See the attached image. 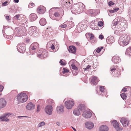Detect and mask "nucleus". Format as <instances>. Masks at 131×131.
Here are the masks:
<instances>
[{"label":"nucleus","instance_id":"34","mask_svg":"<svg viewBox=\"0 0 131 131\" xmlns=\"http://www.w3.org/2000/svg\"><path fill=\"white\" fill-rule=\"evenodd\" d=\"M121 96L123 99H126L127 97L126 94L124 93H122L121 94Z\"/></svg>","mask_w":131,"mask_h":131},{"label":"nucleus","instance_id":"12","mask_svg":"<svg viewBox=\"0 0 131 131\" xmlns=\"http://www.w3.org/2000/svg\"><path fill=\"white\" fill-rule=\"evenodd\" d=\"M47 52L46 51H44L42 52V53L38 52L37 53V56L40 58H42L43 57L45 58L46 57L47 55Z\"/></svg>","mask_w":131,"mask_h":131},{"label":"nucleus","instance_id":"63","mask_svg":"<svg viewBox=\"0 0 131 131\" xmlns=\"http://www.w3.org/2000/svg\"><path fill=\"white\" fill-rule=\"evenodd\" d=\"M72 128H73V129L74 131H76V129L74 128L73 127H72Z\"/></svg>","mask_w":131,"mask_h":131},{"label":"nucleus","instance_id":"27","mask_svg":"<svg viewBox=\"0 0 131 131\" xmlns=\"http://www.w3.org/2000/svg\"><path fill=\"white\" fill-rule=\"evenodd\" d=\"M111 71H112V74L115 76H117V71L115 68H111Z\"/></svg>","mask_w":131,"mask_h":131},{"label":"nucleus","instance_id":"37","mask_svg":"<svg viewBox=\"0 0 131 131\" xmlns=\"http://www.w3.org/2000/svg\"><path fill=\"white\" fill-rule=\"evenodd\" d=\"M54 15L55 17H59L60 16L59 13L57 12H54Z\"/></svg>","mask_w":131,"mask_h":131},{"label":"nucleus","instance_id":"60","mask_svg":"<svg viewBox=\"0 0 131 131\" xmlns=\"http://www.w3.org/2000/svg\"><path fill=\"white\" fill-rule=\"evenodd\" d=\"M57 124L58 126H59L60 125V123L59 122H57Z\"/></svg>","mask_w":131,"mask_h":131},{"label":"nucleus","instance_id":"18","mask_svg":"<svg viewBox=\"0 0 131 131\" xmlns=\"http://www.w3.org/2000/svg\"><path fill=\"white\" fill-rule=\"evenodd\" d=\"M108 128L106 125H103L101 126L99 128V131H108Z\"/></svg>","mask_w":131,"mask_h":131},{"label":"nucleus","instance_id":"21","mask_svg":"<svg viewBox=\"0 0 131 131\" xmlns=\"http://www.w3.org/2000/svg\"><path fill=\"white\" fill-rule=\"evenodd\" d=\"M76 48L74 46H70L69 47L68 50L71 53H74L76 52Z\"/></svg>","mask_w":131,"mask_h":131},{"label":"nucleus","instance_id":"32","mask_svg":"<svg viewBox=\"0 0 131 131\" xmlns=\"http://www.w3.org/2000/svg\"><path fill=\"white\" fill-rule=\"evenodd\" d=\"M19 18H20V15L19 14H18L17 15H16L15 16H14L13 18V20H19L20 19Z\"/></svg>","mask_w":131,"mask_h":131},{"label":"nucleus","instance_id":"6","mask_svg":"<svg viewBox=\"0 0 131 131\" xmlns=\"http://www.w3.org/2000/svg\"><path fill=\"white\" fill-rule=\"evenodd\" d=\"M74 104V102L72 101H68L65 102V106L67 109H70L72 108Z\"/></svg>","mask_w":131,"mask_h":131},{"label":"nucleus","instance_id":"11","mask_svg":"<svg viewBox=\"0 0 131 131\" xmlns=\"http://www.w3.org/2000/svg\"><path fill=\"white\" fill-rule=\"evenodd\" d=\"M112 60L114 63H117L121 62V59L118 56L115 55L112 58Z\"/></svg>","mask_w":131,"mask_h":131},{"label":"nucleus","instance_id":"54","mask_svg":"<svg viewBox=\"0 0 131 131\" xmlns=\"http://www.w3.org/2000/svg\"><path fill=\"white\" fill-rule=\"evenodd\" d=\"M118 21H115V22H114L113 23V25L114 26H116V25L117 24H118Z\"/></svg>","mask_w":131,"mask_h":131},{"label":"nucleus","instance_id":"43","mask_svg":"<svg viewBox=\"0 0 131 131\" xmlns=\"http://www.w3.org/2000/svg\"><path fill=\"white\" fill-rule=\"evenodd\" d=\"M100 90L101 92H103L104 90V86H101L100 88Z\"/></svg>","mask_w":131,"mask_h":131},{"label":"nucleus","instance_id":"10","mask_svg":"<svg viewBox=\"0 0 131 131\" xmlns=\"http://www.w3.org/2000/svg\"><path fill=\"white\" fill-rule=\"evenodd\" d=\"M29 32L31 35H33L36 34L37 32V28L35 26H32L29 28Z\"/></svg>","mask_w":131,"mask_h":131},{"label":"nucleus","instance_id":"50","mask_svg":"<svg viewBox=\"0 0 131 131\" xmlns=\"http://www.w3.org/2000/svg\"><path fill=\"white\" fill-rule=\"evenodd\" d=\"M114 3H113L112 1H110L108 2V4L109 6H111L113 5Z\"/></svg>","mask_w":131,"mask_h":131},{"label":"nucleus","instance_id":"56","mask_svg":"<svg viewBox=\"0 0 131 131\" xmlns=\"http://www.w3.org/2000/svg\"><path fill=\"white\" fill-rule=\"evenodd\" d=\"M51 49H54L55 48V47L53 45V44L51 46Z\"/></svg>","mask_w":131,"mask_h":131},{"label":"nucleus","instance_id":"64","mask_svg":"<svg viewBox=\"0 0 131 131\" xmlns=\"http://www.w3.org/2000/svg\"><path fill=\"white\" fill-rule=\"evenodd\" d=\"M130 52H131V50H129V53H130Z\"/></svg>","mask_w":131,"mask_h":131},{"label":"nucleus","instance_id":"24","mask_svg":"<svg viewBox=\"0 0 131 131\" xmlns=\"http://www.w3.org/2000/svg\"><path fill=\"white\" fill-rule=\"evenodd\" d=\"M31 46L32 47V50H35L39 47V45L37 42H35L31 45Z\"/></svg>","mask_w":131,"mask_h":131},{"label":"nucleus","instance_id":"48","mask_svg":"<svg viewBox=\"0 0 131 131\" xmlns=\"http://www.w3.org/2000/svg\"><path fill=\"white\" fill-rule=\"evenodd\" d=\"M67 26V25L65 24L60 26L59 27H61L62 28H64L66 27Z\"/></svg>","mask_w":131,"mask_h":131},{"label":"nucleus","instance_id":"40","mask_svg":"<svg viewBox=\"0 0 131 131\" xmlns=\"http://www.w3.org/2000/svg\"><path fill=\"white\" fill-rule=\"evenodd\" d=\"M5 18L8 22H9V21L11 20V18L9 17V16H6Z\"/></svg>","mask_w":131,"mask_h":131},{"label":"nucleus","instance_id":"45","mask_svg":"<svg viewBox=\"0 0 131 131\" xmlns=\"http://www.w3.org/2000/svg\"><path fill=\"white\" fill-rule=\"evenodd\" d=\"M34 5V4L33 3H32L29 4L28 5V7L29 8H32V7Z\"/></svg>","mask_w":131,"mask_h":131},{"label":"nucleus","instance_id":"44","mask_svg":"<svg viewBox=\"0 0 131 131\" xmlns=\"http://www.w3.org/2000/svg\"><path fill=\"white\" fill-rule=\"evenodd\" d=\"M63 70H64L63 71V73H65L67 72H68L69 71L68 70L65 68H63Z\"/></svg>","mask_w":131,"mask_h":131},{"label":"nucleus","instance_id":"25","mask_svg":"<svg viewBox=\"0 0 131 131\" xmlns=\"http://www.w3.org/2000/svg\"><path fill=\"white\" fill-rule=\"evenodd\" d=\"M81 111L78 108H75L73 111L74 114L76 115H79L80 114Z\"/></svg>","mask_w":131,"mask_h":131},{"label":"nucleus","instance_id":"2","mask_svg":"<svg viewBox=\"0 0 131 131\" xmlns=\"http://www.w3.org/2000/svg\"><path fill=\"white\" fill-rule=\"evenodd\" d=\"M28 99L26 94L23 92L18 94L17 100L19 102L23 103L26 101Z\"/></svg>","mask_w":131,"mask_h":131},{"label":"nucleus","instance_id":"59","mask_svg":"<svg viewBox=\"0 0 131 131\" xmlns=\"http://www.w3.org/2000/svg\"><path fill=\"white\" fill-rule=\"evenodd\" d=\"M18 118H21L22 117H26V116H18Z\"/></svg>","mask_w":131,"mask_h":131},{"label":"nucleus","instance_id":"13","mask_svg":"<svg viewBox=\"0 0 131 131\" xmlns=\"http://www.w3.org/2000/svg\"><path fill=\"white\" fill-rule=\"evenodd\" d=\"M64 106L63 105H60L57 106L56 108L57 113L59 114H60L64 111Z\"/></svg>","mask_w":131,"mask_h":131},{"label":"nucleus","instance_id":"31","mask_svg":"<svg viewBox=\"0 0 131 131\" xmlns=\"http://www.w3.org/2000/svg\"><path fill=\"white\" fill-rule=\"evenodd\" d=\"M87 35H88L89 36V38L90 39H92L94 38V36L92 34H91L89 33H86L85 35L86 36Z\"/></svg>","mask_w":131,"mask_h":131},{"label":"nucleus","instance_id":"46","mask_svg":"<svg viewBox=\"0 0 131 131\" xmlns=\"http://www.w3.org/2000/svg\"><path fill=\"white\" fill-rule=\"evenodd\" d=\"M40 105H38L37 106V110H36L37 112H38L39 111L40 109Z\"/></svg>","mask_w":131,"mask_h":131},{"label":"nucleus","instance_id":"22","mask_svg":"<svg viewBox=\"0 0 131 131\" xmlns=\"http://www.w3.org/2000/svg\"><path fill=\"white\" fill-rule=\"evenodd\" d=\"M91 81L92 83L94 85L97 84L99 80L97 79V78L96 77H94L92 78Z\"/></svg>","mask_w":131,"mask_h":131},{"label":"nucleus","instance_id":"9","mask_svg":"<svg viewBox=\"0 0 131 131\" xmlns=\"http://www.w3.org/2000/svg\"><path fill=\"white\" fill-rule=\"evenodd\" d=\"M120 121L124 126H127L129 125V121L127 118L123 117L121 119Z\"/></svg>","mask_w":131,"mask_h":131},{"label":"nucleus","instance_id":"49","mask_svg":"<svg viewBox=\"0 0 131 131\" xmlns=\"http://www.w3.org/2000/svg\"><path fill=\"white\" fill-rule=\"evenodd\" d=\"M4 89L3 86L1 85H0V92H2Z\"/></svg>","mask_w":131,"mask_h":131},{"label":"nucleus","instance_id":"51","mask_svg":"<svg viewBox=\"0 0 131 131\" xmlns=\"http://www.w3.org/2000/svg\"><path fill=\"white\" fill-rule=\"evenodd\" d=\"M122 91L123 92H125L127 91V89L126 88H124L122 89Z\"/></svg>","mask_w":131,"mask_h":131},{"label":"nucleus","instance_id":"19","mask_svg":"<svg viewBox=\"0 0 131 131\" xmlns=\"http://www.w3.org/2000/svg\"><path fill=\"white\" fill-rule=\"evenodd\" d=\"M86 127L88 129H92L94 126L93 124L90 122H87L85 124Z\"/></svg>","mask_w":131,"mask_h":131},{"label":"nucleus","instance_id":"20","mask_svg":"<svg viewBox=\"0 0 131 131\" xmlns=\"http://www.w3.org/2000/svg\"><path fill=\"white\" fill-rule=\"evenodd\" d=\"M107 42L108 44H112L114 41V39L113 37H108L106 39Z\"/></svg>","mask_w":131,"mask_h":131},{"label":"nucleus","instance_id":"3","mask_svg":"<svg viewBox=\"0 0 131 131\" xmlns=\"http://www.w3.org/2000/svg\"><path fill=\"white\" fill-rule=\"evenodd\" d=\"M112 124L117 131H122V128L120 127L119 124L116 120H113L112 121Z\"/></svg>","mask_w":131,"mask_h":131},{"label":"nucleus","instance_id":"17","mask_svg":"<svg viewBox=\"0 0 131 131\" xmlns=\"http://www.w3.org/2000/svg\"><path fill=\"white\" fill-rule=\"evenodd\" d=\"M35 107V105L31 102L28 103L26 106V108L28 110H32L34 109Z\"/></svg>","mask_w":131,"mask_h":131},{"label":"nucleus","instance_id":"26","mask_svg":"<svg viewBox=\"0 0 131 131\" xmlns=\"http://www.w3.org/2000/svg\"><path fill=\"white\" fill-rule=\"evenodd\" d=\"M46 19L44 18L41 19L39 21V23L41 26H44L46 24Z\"/></svg>","mask_w":131,"mask_h":131},{"label":"nucleus","instance_id":"62","mask_svg":"<svg viewBox=\"0 0 131 131\" xmlns=\"http://www.w3.org/2000/svg\"><path fill=\"white\" fill-rule=\"evenodd\" d=\"M108 15L110 16H112L113 15V14H111V13H110V12L108 13Z\"/></svg>","mask_w":131,"mask_h":131},{"label":"nucleus","instance_id":"30","mask_svg":"<svg viewBox=\"0 0 131 131\" xmlns=\"http://www.w3.org/2000/svg\"><path fill=\"white\" fill-rule=\"evenodd\" d=\"M95 12V11L94 10L92 9H89L88 10V13L89 15L91 16L93 15L94 14Z\"/></svg>","mask_w":131,"mask_h":131},{"label":"nucleus","instance_id":"57","mask_svg":"<svg viewBox=\"0 0 131 131\" xmlns=\"http://www.w3.org/2000/svg\"><path fill=\"white\" fill-rule=\"evenodd\" d=\"M114 9L115 10V12H117L119 9V8H114Z\"/></svg>","mask_w":131,"mask_h":131},{"label":"nucleus","instance_id":"61","mask_svg":"<svg viewBox=\"0 0 131 131\" xmlns=\"http://www.w3.org/2000/svg\"><path fill=\"white\" fill-rule=\"evenodd\" d=\"M19 0H14V1L16 3H18L19 2Z\"/></svg>","mask_w":131,"mask_h":131},{"label":"nucleus","instance_id":"42","mask_svg":"<svg viewBox=\"0 0 131 131\" xmlns=\"http://www.w3.org/2000/svg\"><path fill=\"white\" fill-rule=\"evenodd\" d=\"M8 3V2L6 1L4 3H2V6H6L8 4L7 3Z\"/></svg>","mask_w":131,"mask_h":131},{"label":"nucleus","instance_id":"38","mask_svg":"<svg viewBox=\"0 0 131 131\" xmlns=\"http://www.w3.org/2000/svg\"><path fill=\"white\" fill-rule=\"evenodd\" d=\"M72 68L75 70H76L78 69L77 67L74 65V64H72L71 65Z\"/></svg>","mask_w":131,"mask_h":131},{"label":"nucleus","instance_id":"8","mask_svg":"<svg viewBox=\"0 0 131 131\" xmlns=\"http://www.w3.org/2000/svg\"><path fill=\"white\" fill-rule=\"evenodd\" d=\"M10 114L9 113H7L3 114L0 116V119L2 121H5V122H8L9 119L7 118V116H9Z\"/></svg>","mask_w":131,"mask_h":131},{"label":"nucleus","instance_id":"29","mask_svg":"<svg viewBox=\"0 0 131 131\" xmlns=\"http://www.w3.org/2000/svg\"><path fill=\"white\" fill-rule=\"evenodd\" d=\"M81 112L85 110V106L84 105L82 104H80L77 108Z\"/></svg>","mask_w":131,"mask_h":131},{"label":"nucleus","instance_id":"39","mask_svg":"<svg viewBox=\"0 0 131 131\" xmlns=\"http://www.w3.org/2000/svg\"><path fill=\"white\" fill-rule=\"evenodd\" d=\"M64 5L65 7H67L70 5V3L69 2H64Z\"/></svg>","mask_w":131,"mask_h":131},{"label":"nucleus","instance_id":"41","mask_svg":"<svg viewBox=\"0 0 131 131\" xmlns=\"http://www.w3.org/2000/svg\"><path fill=\"white\" fill-rule=\"evenodd\" d=\"M103 23L102 21H99L98 23V25L99 26L101 27L103 26Z\"/></svg>","mask_w":131,"mask_h":131},{"label":"nucleus","instance_id":"28","mask_svg":"<svg viewBox=\"0 0 131 131\" xmlns=\"http://www.w3.org/2000/svg\"><path fill=\"white\" fill-rule=\"evenodd\" d=\"M47 101L49 105H51L53 106L54 105V101L51 99H49L47 100Z\"/></svg>","mask_w":131,"mask_h":131},{"label":"nucleus","instance_id":"1","mask_svg":"<svg viewBox=\"0 0 131 131\" xmlns=\"http://www.w3.org/2000/svg\"><path fill=\"white\" fill-rule=\"evenodd\" d=\"M84 5L82 3L80 5H74L71 8V10L73 14H79L83 11L84 9Z\"/></svg>","mask_w":131,"mask_h":131},{"label":"nucleus","instance_id":"55","mask_svg":"<svg viewBox=\"0 0 131 131\" xmlns=\"http://www.w3.org/2000/svg\"><path fill=\"white\" fill-rule=\"evenodd\" d=\"M109 12L110 13H114L115 12L114 9L113 10H109Z\"/></svg>","mask_w":131,"mask_h":131},{"label":"nucleus","instance_id":"4","mask_svg":"<svg viewBox=\"0 0 131 131\" xmlns=\"http://www.w3.org/2000/svg\"><path fill=\"white\" fill-rule=\"evenodd\" d=\"M118 41L119 44L123 46L126 45L128 44V41L126 40L125 38L123 37H120Z\"/></svg>","mask_w":131,"mask_h":131},{"label":"nucleus","instance_id":"35","mask_svg":"<svg viewBox=\"0 0 131 131\" xmlns=\"http://www.w3.org/2000/svg\"><path fill=\"white\" fill-rule=\"evenodd\" d=\"M45 125V123L44 122H42L40 123L38 125V127H41L42 126Z\"/></svg>","mask_w":131,"mask_h":131},{"label":"nucleus","instance_id":"52","mask_svg":"<svg viewBox=\"0 0 131 131\" xmlns=\"http://www.w3.org/2000/svg\"><path fill=\"white\" fill-rule=\"evenodd\" d=\"M90 67L91 66L89 65H88L86 68H85V70L86 71L87 70L89 69Z\"/></svg>","mask_w":131,"mask_h":131},{"label":"nucleus","instance_id":"14","mask_svg":"<svg viewBox=\"0 0 131 131\" xmlns=\"http://www.w3.org/2000/svg\"><path fill=\"white\" fill-rule=\"evenodd\" d=\"M82 115L86 118H89L91 117L92 114L89 111H85L83 112Z\"/></svg>","mask_w":131,"mask_h":131},{"label":"nucleus","instance_id":"36","mask_svg":"<svg viewBox=\"0 0 131 131\" xmlns=\"http://www.w3.org/2000/svg\"><path fill=\"white\" fill-rule=\"evenodd\" d=\"M103 47H98L96 50V52L97 53H99L101 51V50L103 48Z\"/></svg>","mask_w":131,"mask_h":131},{"label":"nucleus","instance_id":"7","mask_svg":"<svg viewBox=\"0 0 131 131\" xmlns=\"http://www.w3.org/2000/svg\"><path fill=\"white\" fill-rule=\"evenodd\" d=\"M45 111L46 113L48 114L51 115L52 114L53 111V107L50 105H48L45 108Z\"/></svg>","mask_w":131,"mask_h":131},{"label":"nucleus","instance_id":"16","mask_svg":"<svg viewBox=\"0 0 131 131\" xmlns=\"http://www.w3.org/2000/svg\"><path fill=\"white\" fill-rule=\"evenodd\" d=\"M45 8L44 7L41 6L38 8L37 11L40 14H42L45 12Z\"/></svg>","mask_w":131,"mask_h":131},{"label":"nucleus","instance_id":"23","mask_svg":"<svg viewBox=\"0 0 131 131\" xmlns=\"http://www.w3.org/2000/svg\"><path fill=\"white\" fill-rule=\"evenodd\" d=\"M37 18V16L34 13L31 14L30 15V20L33 21L35 20Z\"/></svg>","mask_w":131,"mask_h":131},{"label":"nucleus","instance_id":"53","mask_svg":"<svg viewBox=\"0 0 131 131\" xmlns=\"http://www.w3.org/2000/svg\"><path fill=\"white\" fill-rule=\"evenodd\" d=\"M99 38L100 39H102L104 37L101 34L99 35Z\"/></svg>","mask_w":131,"mask_h":131},{"label":"nucleus","instance_id":"5","mask_svg":"<svg viewBox=\"0 0 131 131\" xmlns=\"http://www.w3.org/2000/svg\"><path fill=\"white\" fill-rule=\"evenodd\" d=\"M17 48L18 51L20 53L24 52L25 50L24 44V43L19 44L17 46Z\"/></svg>","mask_w":131,"mask_h":131},{"label":"nucleus","instance_id":"15","mask_svg":"<svg viewBox=\"0 0 131 131\" xmlns=\"http://www.w3.org/2000/svg\"><path fill=\"white\" fill-rule=\"evenodd\" d=\"M6 104V102L3 98L0 99V108L4 107Z\"/></svg>","mask_w":131,"mask_h":131},{"label":"nucleus","instance_id":"58","mask_svg":"<svg viewBox=\"0 0 131 131\" xmlns=\"http://www.w3.org/2000/svg\"><path fill=\"white\" fill-rule=\"evenodd\" d=\"M26 42L28 43L29 42L30 40L29 39L27 38L26 39Z\"/></svg>","mask_w":131,"mask_h":131},{"label":"nucleus","instance_id":"33","mask_svg":"<svg viewBox=\"0 0 131 131\" xmlns=\"http://www.w3.org/2000/svg\"><path fill=\"white\" fill-rule=\"evenodd\" d=\"M130 50H131V47H130L128 49L126 50L125 53L126 54H127L128 55L131 56V52H130V53H129Z\"/></svg>","mask_w":131,"mask_h":131},{"label":"nucleus","instance_id":"47","mask_svg":"<svg viewBox=\"0 0 131 131\" xmlns=\"http://www.w3.org/2000/svg\"><path fill=\"white\" fill-rule=\"evenodd\" d=\"M60 63L61 65H65L66 64H65L62 60H61L60 61Z\"/></svg>","mask_w":131,"mask_h":131}]
</instances>
